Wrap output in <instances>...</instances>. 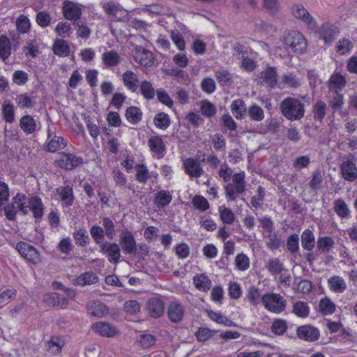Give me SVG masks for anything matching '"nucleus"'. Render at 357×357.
<instances>
[{
  "mask_svg": "<svg viewBox=\"0 0 357 357\" xmlns=\"http://www.w3.org/2000/svg\"><path fill=\"white\" fill-rule=\"evenodd\" d=\"M332 93L333 96L328 100V105L333 112H335L342 109L344 104V96L340 92Z\"/></svg>",
  "mask_w": 357,
  "mask_h": 357,
  "instance_id": "c03bdc74",
  "label": "nucleus"
},
{
  "mask_svg": "<svg viewBox=\"0 0 357 357\" xmlns=\"http://www.w3.org/2000/svg\"><path fill=\"white\" fill-rule=\"evenodd\" d=\"M149 314L153 318H159L165 312V302L160 297H152L146 302Z\"/></svg>",
  "mask_w": 357,
  "mask_h": 357,
  "instance_id": "6ab92c4d",
  "label": "nucleus"
},
{
  "mask_svg": "<svg viewBox=\"0 0 357 357\" xmlns=\"http://www.w3.org/2000/svg\"><path fill=\"white\" fill-rule=\"evenodd\" d=\"M291 14L297 20L302 21L311 31L317 29V22L302 4H294L291 7Z\"/></svg>",
  "mask_w": 357,
  "mask_h": 357,
  "instance_id": "423d86ee",
  "label": "nucleus"
},
{
  "mask_svg": "<svg viewBox=\"0 0 357 357\" xmlns=\"http://www.w3.org/2000/svg\"><path fill=\"white\" fill-rule=\"evenodd\" d=\"M26 202L27 197L22 193H17L12 199V204L15 206L18 211H20L24 215L28 213V206L26 205Z\"/></svg>",
  "mask_w": 357,
  "mask_h": 357,
  "instance_id": "4c0bfd02",
  "label": "nucleus"
},
{
  "mask_svg": "<svg viewBox=\"0 0 357 357\" xmlns=\"http://www.w3.org/2000/svg\"><path fill=\"white\" fill-rule=\"evenodd\" d=\"M100 252L107 257L109 262L119 263L121 258V250L117 243L105 241L100 246Z\"/></svg>",
  "mask_w": 357,
  "mask_h": 357,
  "instance_id": "4468645a",
  "label": "nucleus"
},
{
  "mask_svg": "<svg viewBox=\"0 0 357 357\" xmlns=\"http://www.w3.org/2000/svg\"><path fill=\"white\" fill-rule=\"evenodd\" d=\"M119 244L125 254L132 255L137 250V244L132 232L127 229L123 230L119 237Z\"/></svg>",
  "mask_w": 357,
  "mask_h": 357,
  "instance_id": "2eb2a0df",
  "label": "nucleus"
},
{
  "mask_svg": "<svg viewBox=\"0 0 357 357\" xmlns=\"http://www.w3.org/2000/svg\"><path fill=\"white\" fill-rule=\"evenodd\" d=\"M352 48L353 43L347 38H342L340 40L335 47L336 52L341 55L349 53Z\"/></svg>",
  "mask_w": 357,
  "mask_h": 357,
  "instance_id": "338daca9",
  "label": "nucleus"
},
{
  "mask_svg": "<svg viewBox=\"0 0 357 357\" xmlns=\"http://www.w3.org/2000/svg\"><path fill=\"white\" fill-rule=\"evenodd\" d=\"M112 174L116 186L120 188L127 187V176L120 169L117 167L114 168Z\"/></svg>",
  "mask_w": 357,
  "mask_h": 357,
  "instance_id": "603ef678",
  "label": "nucleus"
},
{
  "mask_svg": "<svg viewBox=\"0 0 357 357\" xmlns=\"http://www.w3.org/2000/svg\"><path fill=\"white\" fill-rule=\"evenodd\" d=\"M17 30L20 33H26L30 31L31 22L29 19L24 15H20L15 21Z\"/></svg>",
  "mask_w": 357,
  "mask_h": 357,
  "instance_id": "13d9d810",
  "label": "nucleus"
},
{
  "mask_svg": "<svg viewBox=\"0 0 357 357\" xmlns=\"http://www.w3.org/2000/svg\"><path fill=\"white\" fill-rule=\"evenodd\" d=\"M315 245V236L310 229H305L301 234V245L307 251H312Z\"/></svg>",
  "mask_w": 357,
  "mask_h": 357,
  "instance_id": "72a5a7b5",
  "label": "nucleus"
},
{
  "mask_svg": "<svg viewBox=\"0 0 357 357\" xmlns=\"http://www.w3.org/2000/svg\"><path fill=\"white\" fill-rule=\"evenodd\" d=\"M122 82L124 86L132 93L137 91L140 84L137 74L130 70L123 73Z\"/></svg>",
  "mask_w": 357,
  "mask_h": 357,
  "instance_id": "412c9836",
  "label": "nucleus"
},
{
  "mask_svg": "<svg viewBox=\"0 0 357 357\" xmlns=\"http://www.w3.org/2000/svg\"><path fill=\"white\" fill-rule=\"evenodd\" d=\"M347 81L340 73H333L328 81V88L330 93L340 92L346 86Z\"/></svg>",
  "mask_w": 357,
  "mask_h": 357,
  "instance_id": "393cba45",
  "label": "nucleus"
},
{
  "mask_svg": "<svg viewBox=\"0 0 357 357\" xmlns=\"http://www.w3.org/2000/svg\"><path fill=\"white\" fill-rule=\"evenodd\" d=\"M280 109L282 114L290 121L300 120L305 114L304 104L298 99L291 97L282 100Z\"/></svg>",
  "mask_w": 357,
  "mask_h": 357,
  "instance_id": "f257e3e1",
  "label": "nucleus"
},
{
  "mask_svg": "<svg viewBox=\"0 0 357 357\" xmlns=\"http://www.w3.org/2000/svg\"><path fill=\"white\" fill-rule=\"evenodd\" d=\"M340 171L342 178L349 182H353L357 178V167L351 160H347L340 165Z\"/></svg>",
  "mask_w": 357,
  "mask_h": 357,
  "instance_id": "5701e85b",
  "label": "nucleus"
},
{
  "mask_svg": "<svg viewBox=\"0 0 357 357\" xmlns=\"http://www.w3.org/2000/svg\"><path fill=\"white\" fill-rule=\"evenodd\" d=\"M245 177L244 172L233 174V183H227L224 188L225 197L228 200L235 201L238 194H242L245 191Z\"/></svg>",
  "mask_w": 357,
  "mask_h": 357,
  "instance_id": "7ed1b4c3",
  "label": "nucleus"
},
{
  "mask_svg": "<svg viewBox=\"0 0 357 357\" xmlns=\"http://www.w3.org/2000/svg\"><path fill=\"white\" fill-rule=\"evenodd\" d=\"M245 107V102L242 99H236L232 102L230 108L236 119L241 120L243 119V112L246 110Z\"/></svg>",
  "mask_w": 357,
  "mask_h": 357,
  "instance_id": "a18cd8bd",
  "label": "nucleus"
},
{
  "mask_svg": "<svg viewBox=\"0 0 357 357\" xmlns=\"http://www.w3.org/2000/svg\"><path fill=\"white\" fill-rule=\"evenodd\" d=\"M281 82L287 88L298 89L301 86V80L293 73L284 74L281 77Z\"/></svg>",
  "mask_w": 357,
  "mask_h": 357,
  "instance_id": "f704fd0d",
  "label": "nucleus"
},
{
  "mask_svg": "<svg viewBox=\"0 0 357 357\" xmlns=\"http://www.w3.org/2000/svg\"><path fill=\"white\" fill-rule=\"evenodd\" d=\"M55 197L61 202L64 207H70L73 205L75 196L73 187L70 185H61L56 188Z\"/></svg>",
  "mask_w": 357,
  "mask_h": 357,
  "instance_id": "ddd939ff",
  "label": "nucleus"
},
{
  "mask_svg": "<svg viewBox=\"0 0 357 357\" xmlns=\"http://www.w3.org/2000/svg\"><path fill=\"white\" fill-rule=\"evenodd\" d=\"M135 61L143 66H151L154 61L153 54L149 50L139 45H135L132 51Z\"/></svg>",
  "mask_w": 357,
  "mask_h": 357,
  "instance_id": "f8f14e48",
  "label": "nucleus"
},
{
  "mask_svg": "<svg viewBox=\"0 0 357 357\" xmlns=\"http://www.w3.org/2000/svg\"><path fill=\"white\" fill-rule=\"evenodd\" d=\"M283 41L296 54L304 53L307 49V41L303 35L298 31H285Z\"/></svg>",
  "mask_w": 357,
  "mask_h": 357,
  "instance_id": "f03ea898",
  "label": "nucleus"
},
{
  "mask_svg": "<svg viewBox=\"0 0 357 357\" xmlns=\"http://www.w3.org/2000/svg\"><path fill=\"white\" fill-rule=\"evenodd\" d=\"M192 280L195 287L199 291L206 292L211 287V280L205 274H197L193 277Z\"/></svg>",
  "mask_w": 357,
  "mask_h": 357,
  "instance_id": "2f4dec72",
  "label": "nucleus"
},
{
  "mask_svg": "<svg viewBox=\"0 0 357 357\" xmlns=\"http://www.w3.org/2000/svg\"><path fill=\"white\" fill-rule=\"evenodd\" d=\"M92 329L98 335L112 337L119 334V330L116 326L105 321H98L93 324Z\"/></svg>",
  "mask_w": 357,
  "mask_h": 357,
  "instance_id": "aec40b11",
  "label": "nucleus"
},
{
  "mask_svg": "<svg viewBox=\"0 0 357 357\" xmlns=\"http://www.w3.org/2000/svg\"><path fill=\"white\" fill-rule=\"evenodd\" d=\"M63 14L65 19L77 22L82 14V10L77 3L66 0L63 4Z\"/></svg>",
  "mask_w": 357,
  "mask_h": 357,
  "instance_id": "dca6fc26",
  "label": "nucleus"
},
{
  "mask_svg": "<svg viewBox=\"0 0 357 357\" xmlns=\"http://www.w3.org/2000/svg\"><path fill=\"white\" fill-rule=\"evenodd\" d=\"M319 39L324 40L326 44H331L340 33L337 26L328 22L323 23L321 26L314 30Z\"/></svg>",
  "mask_w": 357,
  "mask_h": 357,
  "instance_id": "1a4fd4ad",
  "label": "nucleus"
},
{
  "mask_svg": "<svg viewBox=\"0 0 357 357\" xmlns=\"http://www.w3.org/2000/svg\"><path fill=\"white\" fill-rule=\"evenodd\" d=\"M220 218L225 224L231 225L235 220V215L231 209L222 206L218 208Z\"/></svg>",
  "mask_w": 357,
  "mask_h": 357,
  "instance_id": "864d4df0",
  "label": "nucleus"
},
{
  "mask_svg": "<svg viewBox=\"0 0 357 357\" xmlns=\"http://www.w3.org/2000/svg\"><path fill=\"white\" fill-rule=\"evenodd\" d=\"M126 117L130 123L137 124L142 120V112L139 107L131 106L126 109Z\"/></svg>",
  "mask_w": 357,
  "mask_h": 357,
  "instance_id": "49530a36",
  "label": "nucleus"
},
{
  "mask_svg": "<svg viewBox=\"0 0 357 357\" xmlns=\"http://www.w3.org/2000/svg\"><path fill=\"white\" fill-rule=\"evenodd\" d=\"M135 168L136 170V180L140 183H146L150 178L149 171L147 167L144 164L140 163L136 165Z\"/></svg>",
  "mask_w": 357,
  "mask_h": 357,
  "instance_id": "8fccbe9b",
  "label": "nucleus"
},
{
  "mask_svg": "<svg viewBox=\"0 0 357 357\" xmlns=\"http://www.w3.org/2000/svg\"><path fill=\"white\" fill-rule=\"evenodd\" d=\"M333 209L341 219H348L351 217L349 206L342 198H338L333 202Z\"/></svg>",
  "mask_w": 357,
  "mask_h": 357,
  "instance_id": "7c9ffc66",
  "label": "nucleus"
},
{
  "mask_svg": "<svg viewBox=\"0 0 357 357\" xmlns=\"http://www.w3.org/2000/svg\"><path fill=\"white\" fill-rule=\"evenodd\" d=\"M55 130L56 128L54 126H49L47 129V150L52 153L64 149L68 144L67 139L61 136H57Z\"/></svg>",
  "mask_w": 357,
  "mask_h": 357,
  "instance_id": "6e6552de",
  "label": "nucleus"
},
{
  "mask_svg": "<svg viewBox=\"0 0 357 357\" xmlns=\"http://www.w3.org/2000/svg\"><path fill=\"white\" fill-rule=\"evenodd\" d=\"M247 112L251 121L259 122L264 119V112L263 109L257 104L251 105Z\"/></svg>",
  "mask_w": 357,
  "mask_h": 357,
  "instance_id": "de8ad7c7",
  "label": "nucleus"
},
{
  "mask_svg": "<svg viewBox=\"0 0 357 357\" xmlns=\"http://www.w3.org/2000/svg\"><path fill=\"white\" fill-rule=\"evenodd\" d=\"M148 146L151 151L153 152L158 158L164 157L166 146L160 136H151L148 140Z\"/></svg>",
  "mask_w": 357,
  "mask_h": 357,
  "instance_id": "b1692460",
  "label": "nucleus"
},
{
  "mask_svg": "<svg viewBox=\"0 0 357 357\" xmlns=\"http://www.w3.org/2000/svg\"><path fill=\"white\" fill-rule=\"evenodd\" d=\"M53 52L61 57H66L70 54V49L68 43L62 39H57L52 45Z\"/></svg>",
  "mask_w": 357,
  "mask_h": 357,
  "instance_id": "c9c22d12",
  "label": "nucleus"
},
{
  "mask_svg": "<svg viewBox=\"0 0 357 357\" xmlns=\"http://www.w3.org/2000/svg\"><path fill=\"white\" fill-rule=\"evenodd\" d=\"M15 249L23 258L33 264H37L41 261L40 255L37 249L26 242L17 243Z\"/></svg>",
  "mask_w": 357,
  "mask_h": 357,
  "instance_id": "0eeeda50",
  "label": "nucleus"
},
{
  "mask_svg": "<svg viewBox=\"0 0 357 357\" xmlns=\"http://www.w3.org/2000/svg\"><path fill=\"white\" fill-rule=\"evenodd\" d=\"M76 284L80 286L96 284L98 282V277L93 272H86L81 274L75 280Z\"/></svg>",
  "mask_w": 357,
  "mask_h": 357,
  "instance_id": "37998d69",
  "label": "nucleus"
},
{
  "mask_svg": "<svg viewBox=\"0 0 357 357\" xmlns=\"http://www.w3.org/2000/svg\"><path fill=\"white\" fill-rule=\"evenodd\" d=\"M234 261L236 268L238 271H243L250 267V259L248 257L243 253L238 254L236 256Z\"/></svg>",
  "mask_w": 357,
  "mask_h": 357,
  "instance_id": "774afa93",
  "label": "nucleus"
},
{
  "mask_svg": "<svg viewBox=\"0 0 357 357\" xmlns=\"http://www.w3.org/2000/svg\"><path fill=\"white\" fill-rule=\"evenodd\" d=\"M265 195L266 192L264 188L262 186H259L257 188V194L251 197L250 203L252 206L255 209L261 208Z\"/></svg>",
  "mask_w": 357,
  "mask_h": 357,
  "instance_id": "69168bd1",
  "label": "nucleus"
},
{
  "mask_svg": "<svg viewBox=\"0 0 357 357\" xmlns=\"http://www.w3.org/2000/svg\"><path fill=\"white\" fill-rule=\"evenodd\" d=\"M327 106L324 101L318 100L313 106L312 112L314 118L321 122L325 117Z\"/></svg>",
  "mask_w": 357,
  "mask_h": 357,
  "instance_id": "6e6d98bb",
  "label": "nucleus"
},
{
  "mask_svg": "<svg viewBox=\"0 0 357 357\" xmlns=\"http://www.w3.org/2000/svg\"><path fill=\"white\" fill-rule=\"evenodd\" d=\"M319 310L324 315L331 314L335 310V303L328 297H325L319 301Z\"/></svg>",
  "mask_w": 357,
  "mask_h": 357,
  "instance_id": "bf43d9fd",
  "label": "nucleus"
},
{
  "mask_svg": "<svg viewBox=\"0 0 357 357\" xmlns=\"http://www.w3.org/2000/svg\"><path fill=\"white\" fill-rule=\"evenodd\" d=\"M266 268L271 275L275 276L285 270L283 264L278 258L269 259L266 263Z\"/></svg>",
  "mask_w": 357,
  "mask_h": 357,
  "instance_id": "e433bc0d",
  "label": "nucleus"
},
{
  "mask_svg": "<svg viewBox=\"0 0 357 357\" xmlns=\"http://www.w3.org/2000/svg\"><path fill=\"white\" fill-rule=\"evenodd\" d=\"M102 64L106 68L117 66L121 61V56L114 50L106 51L101 55Z\"/></svg>",
  "mask_w": 357,
  "mask_h": 357,
  "instance_id": "a878e982",
  "label": "nucleus"
},
{
  "mask_svg": "<svg viewBox=\"0 0 357 357\" xmlns=\"http://www.w3.org/2000/svg\"><path fill=\"white\" fill-rule=\"evenodd\" d=\"M3 118L6 122L12 123L15 121V106L10 100H4L1 105Z\"/></svg>",
  "mask_w": 357,
  "mask_h": 357,
  "instance_id": "473e14b6",
  "label": "nucleus"
},
{
  "mask_svg": "<svg viewBox=\"0 0 357 357\" xmlns=\"http://www.w3.org/2000/svg\"><path fill=\"white\" fill-rule=\"evenodd\" d=\"M192 204L195 209L200 212H204L209 208L208 200L203 196L196 195L192 199Z\"/></svg>",
  "mask_w": 357,
  "mask_h": 357,
  "instance_id": "e2e57ef3",
  "label": "nucleus"
},
{
  "mask_svg": "<svg viewBox=\"0 0 357 357\" xmlns=\"http://www.w3.org/2000/svg\"><path fill=\"white\" fill-rule=\"evenodd\" d=\"M200 110L202 115L208 118L214 116L217 112V108L215 105L208 100L201 101Z\"/></svg>",
  "mask_w": 357,
  "mask_h": 357,
  "instance_id": "4d7b16f0",
  "label": "nucleus"
},
{
  "mask_svg": "<svg viewBox=\"0 0 357 357\" xmlns=\"http://www.w3.org/2000/svg\"><path fill=\"white\" fill-rule=\"evenodd\" d=\"M58 165L66 170H72L83 164V158L73 153L61 152L56 160Z\"/></svg>",
  "mask_w": 357,
  "mask_h": 357,
  "instance_id": "9d476101",
  "label": "nucleus"
},
{
  "mask_svg": "<svg viewBox=\"0 0 357 357\" xmlns=\"http://www.w3.org/2000/svg\"><path fill=\"white\" fill-rule=\"evenodd\" d=\"M139 89L142 96L146 100H152L154 98L156 91L153 84L147 80H144L139 84Z\"/></svg>",
  "mask_w": 357,
  "mask_h": 357,
  "instance_id": "a19ab883",
  "label": "nucleus"
},
{
  "mask_svg": "<svg viewBox=\"0 0 357 357\" xmlns=\"http://www.w3.org/2000/svg\"><path fill=\"white\" fill-rule=\"evenodd\" d=\"M215 76L221 86H228L232 80V76L226 69H220L215 72Z\"/></svg>",
  "mask_w": 357,
  "mask_h": 357,
  "instance_id": "680f3d73",
  "label": "nucleus"
},
{
  "mask_svg": "<svg viewBox=\"0 0 357 357\" xmlns=\"http://www.w3.org/2000/svg\"><path fill=\"white\" fill-rule=\"evenodd\" d=\"M76 244L84 247L89 244L90 238L87 231L85 229H79L73 233Z\"/></svg>",
  "mask_w": 357,
  "mask_h": 357,
  "instance_id": "0e129e2a",
  "label": "nucleus"
},
{
  "mask_svg": "<svg viewBox=\"0 0 357 357\" xmlns=\"http://www.w3.org/2000/svg\"><path fill=\"white\" fill-rule=\"evenodd\" d=\"M43 301L48 305L60 308H66L68 305V298L55 292L45 294Z\"/></svg>",
  "mask_w": 357,
  "mask_h": 357,
  "instance_id": "bb28decb",
  "label": "nucleus"
},
{
  "mask_svg": "<svg viewBox=\"0 0 357 357\" xmlns=\"http://www.w3.org/2000/svg\"><path fill=\"white\" fill-rule=\"evenodd\" d=\"M328 286L331 291L342 294L347 289V283L342 277L333 275L328 279Z\"/></svg>",
  "mask_w": 357,
  "mask_h": 357,
  "instance_id": "c756f323",
  "label": "nucleus"
},
{
  "mask_svg": "<svg viewBox=\"0 0 357 357\" xmlns=\"http://www.w3.org/2000/svg\"><path fill=\"white\" fill-rule=\"evenodd\" d=\"M205 158L202 160L197 158H188L183 161V166L185 172L191 177L199 178L204 174V170L201 162H204Z\"/></svg>",
  "mask_w": 357,
  "mask_h": 357,
  "instance_id": "9b49d317",
  "label": "nucleus"
},
{
  "mask_svg": "<svg viewBox=\"0 0 357 357\" xmlns=\"http://www.w3.org/2000/svg\"><path fill=\"white\" fill-rule=\"evenodd\" d=\"M335 245L334 240L330 236H323L318 238L317 248L320 253L329 252Z\"/></svg>",
  "mask_w": 357,
  "mask_h": 357,
  "instance_id": "58836bf2",
  "label": "nucleus"
},
{
  "mask_svg": "<svg viewBox=\"0 0 357 357\" xmlns=\"http://www.w3.org/2000/svg\"><path fill=\"white\" fill-rule=\"evenodd\" d=\"M257 84L266 88L275 89L278 82V74L275 67H268L259 73L256 77Z\"/></svg>",
  "mask_w": 357,
  "mask_h": 357,
  "instance_id": "39448f33",
  "label": "nucleus"
},
{
  "mask_svg": "<svg viewBox=\"0 0 357 357\" xmlns=\"http://www.w3.org/2000/svg\"><path fill=\"white\" fill-rule=\"evenodd\" d=\"M261 303L264 307L270 312L280 313L285 309L286 301L275 293H268L261 296Z\"/></svg>",
  "mask_w": 357,
  "mask_h": 357,
  "instance_id": "20e7f679",
  "label": "nucleus"
},
{
  "mask_svg": "<svg viewBox=\"0 0 357 357\" xmlns=\"http://www.w3.org/2000/svg\"><path fill=\"white\" fill-rule=\"evenodd\" d=\"M86 309L89 314L98 318H102L109 313L107 306L99 301H89L86 305Z\"/></svg>",
  "mask_w": 357,
  "mask_h": 357,
  "instance_id": "4be33fe9",
  "label": "nucleus"
},
{
  "mask_svg": "<svg viewBox=\"0 0 357 357\" xmlns=\"http://www.w3.org/2000/svg\"><path fill=\"white\" fill-rule=\"evenodd\" d=\"M64 346V340L59 336H54L47 342V349L52 354H56L61 352Z\"/></svg>",
  "mask_w": 357,
  "mask_h": 357,
  "instance_id": "79ce46f5",
  "label": "nucleus"
},
{
  "mask_svg": "<svg viewBox=\"0 0 357 357\" xmlns=\"http://www.w3.org/2000/svg\"><path fill=\"white\" fill-rule=\"evenodd\" d=\"M172 198V197L169 192L160 190L156 193L154 202L158 208H162L171 202Z\"/></svg>",
  "mask_w": 357,
  "mask_h": 357,
  "instance_id": "09e8293b",
  "label": "nucleus"
},
{
  "mask_svg": "<svg viewBox=\"0 0 357 357\" xmlns=\"http://www.w3.org/2000/svg\"><path fill=\"white\" fill-rule=\"evenodd\" d=\"M293 312L301 318L308 317L310 313L308 304L303 301H297L293 305Z\"/></svg>",
  "mask_w": 357,
  "mask_h": 357,
  "instance_id": "052dcab7",
  "label": "nucleus"
},
{
  "mask_svg": "<svg viewBox=\"0 0 357 357\" xmlns=\"http://www.w3.org/2000/svg\"><path fill=\"white\" fill-rule=\"evenodd\" d=\"M153 121L154 125L161 130H166L171 123L169 115L165 112L158 113L155 116Z\"/></svg>",
  "mask_w": 357,
  "mask_h": 357,
  "instance_id": "5fc2aeb1",
  "label": "nucleus"
},
{
  "mask_svg": "<svg viewBox=\"0 0 357 357\" xmlns=\"http://www.w3.org/2000/svg\"><path fill=\"white\" fill-rule=\"evenodd\" d=\"M20 127L26 135H31L37 130V121L30 114H26L20 120Z\"/></svg>",
  "mask_w": 357,
  "mask_h": 357,
  "instance_id": "cd10ccee",
  "label": "nucleus"
},
{
  "mask_svg": "<svg viewBox=\"0 0 357 357\" xmlns=\"http://www.w3.org/2000/svg\"><path fill=\"white\" fill-rule=\"evenodd\" d=\"M184 313L185 308L179 301L174 300L168 305L167 314L171 322L175 324L181 322L183 319Z\"/></svg>",
  "mask_w": 357,
  "mask_h": 357,
  "instance_id": "f3484780",
  "label": "nucleus"
},
{
  "mask_svg": "<svg viewBox=\"0 0 357 357\" xmlns=\"http://www.w3.org/2000/svg\"><path fill=\"white\" fill-rule=\"evenodd\" d=\"M11 44L10 39L5 35L0 36V59L6 61L10 56Z\"/></svg>",
  "mask_w": 357,
  "mask_h": 357,
  "instance_id": "ea45409f",
  "label": "nucleus"
},
{
  "mask_svg": "<svg viewBox=\"0 0 357 357\" xmlns=\"http://www.w3.org/2000/svg\"><path fill=\"white\" fill-rule=\"evenodd\" d=\"M296 335L300 340L307 342H314L319 338L320 333L316 327L311 325H303L297 327Z\"/></svg>",
  "mask_w": 357,
  "mask_h": 357,
  "instance_id": "a211bd4d",
  "label": "nucleus"
},
{
  "mask_svg": "<svg viewBox=\"0 0 357 357\" xmlns=\"http://www.w3.org/2000/svg\"><path fill=\"white\" fill-rule=\"evenodd\" d=\"M28 210L29 209L36 219H40L44 214V205L41 199L38 196L31 197L28 201Z\"/></svg>",
  "mask_w": 357,
  "mask_h": 357,
  "instance_id": "c85d7f7f",
  "label": "nucleus"
},
{
  "mask_svg": "<svg viewBox=\"0 0 357 357\" xmlns=\"http://www.w3.org/2000/svg\"><path fill=\"white\" fill-rule=\"evenodd\" d=\"M90 234L94 242L100 246L103 244L105 241V232L104 229L99 225H93L90 229Z\"/></svg>",
  "mask_w": 357,
  "mask_h": 357,
  "instance_id": "3c124183",
  "label": "nucleus"
}]
</instances>
